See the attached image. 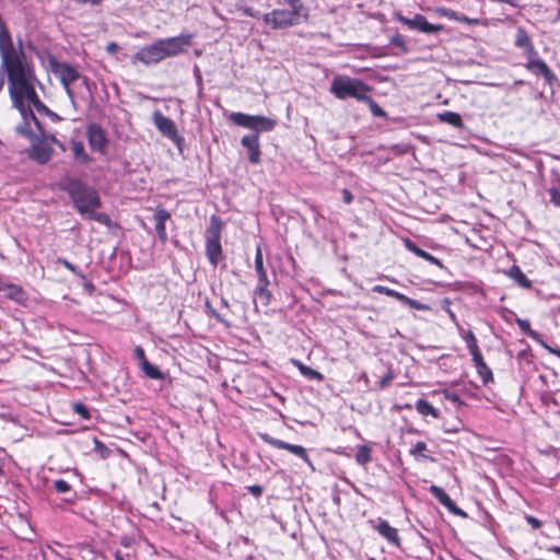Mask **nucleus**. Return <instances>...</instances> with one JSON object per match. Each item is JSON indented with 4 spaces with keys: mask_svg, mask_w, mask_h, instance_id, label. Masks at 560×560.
Returning <instances> with one entry per match:
<instances>
[{
    "mask_svg": "<svg viewBox=\"0 0 560 560\" xmlns=\"http://www.w3.org/2000/svg\"><path fill=\"white\" fill-rule=\"evenodd\" d=\"M70 150L73 160L80 165H88L92 162V158L86 152L84 143L81 140L71 139Z\"/></svg>",
    "mask_w": 560,
    "mask_h": 560,
    "instance_id": "nucleus-23",
    "label": "nucleus"
},
{
    "mask_svg": "<svg viewBox=\"0 0 560 560\" xmlns=\"http://www.w3.org/2000/svg\"><path fill=\"white\" fill-rule=\"evenodd\" d=\"M550 551L557 553V555H560V546H553V547H550L549 549Z\"/></svg>",
    "mask_w": 560,
    "mask_h": 560,
    "instance_id": "nucleus-60",
    "label": "nucleus"
},
{
    "mask_svg": "<svg viewBox=\"0 0 560 560\" xmlns=\"http://www.w3.org/2000/svg\"><path fill=\"white\" fill-rule=\"evenodd\" d=\"M505 273L509 278L514 280L520 287L524 289L532 288V281L522 271L520 266L513 265Z\"/></svg>",
    "mask_w": 560,
    "mask_h": 560,
    "instance_id": "nucleus-27",
    "label": "nucleus"
},
{
    "mask_svg": "<svg viewBox=\"0 0 560 560\" xmlns=\"http://www.w3.org/2000/svg\"><path fill=\"white\" fill-rule=\"evenodd\" d=\"M550 196V201L556 206L560 208V190L552 187L548 190Z\"/></svg>",
    "mask_w": 560,
    "mask_h": 560,
    "instance_id": "nucleus-48",
    "label": "nucleus"
},
{
    "mask_svg": "<svg viewBox=\"0 0 560 560\" xmlns=\"http://www.w3.org/2000/svg\"><path fill=\"white\" fill-rule=\"evenodd\" d=\"M171 219V213L164 208H158L154 212L155 232L158 240L162 245H165L168 235L166 231V222Z\"/></svg>",
    "mask_w": 560,
    "mask_h": 560,
    "instance_id": "nucleus-19",
    "label": "nucleus"
},
{
    "mask_svg": "<svg viewBox=\"0 0 560 560\" xmlns=\"http://www.w3.org/2000/svg\"><path fill=\"white\" fill-rule=\"evenodd\" d=\"M415 408L419 415L422 417H432L433 419H440V411L434 408L427 399H418Z\"/></svg>",
    "mask_w": 560,
    "mask_h": 560,
    "instance_id": "nucleus-29",
    "label": "nucleus"
},
{
    "mask_svg": "<svg viewBox=\"0 0 560 560\" xmlns=\"http://www.w3.org/2000/svg\"><path fill=\"white\" fill-rule=\"evenodd\" d=\"M422 259H424L425 261L439 267L440 269H443L444 268V265L442 262L441 259L434 257L433 255H431L430 253L425 252L424 255H422Z\"/></svg>",
    "mask_w": 560,
    "mask_h": 560,
    "instance_id": "nucleus-47",
    "label": "nucleus"
},
{
    "mask_svg": "<svg viewBox=\"0 0 560 560\" xmlns=\"http://www.w3.org/2000/svg\"><path fill=\"white\" fill-rule=\"evenodd\" d=\"M290 7L287 9H275L262 15V21L272 30H283L300 23L301 13L304 5L301 0H284Z\"/></svg>",
    "mask_w": 560,
    "mask_h": 560,
    "instance_id": "nucleus-5",
    "label": "nucleus"
},
{
    "mask_svg": "<svg viewBox=\"0 0 560 560\" xmlns=\"http://www.w3.org/2000/svg\"><path fill=\"white\" fill-rule=\"evenodd\" d=\"M86 137L91 150L105 154L108 140L104 129L97 124H90L86 128Z\"/></svg>",
    "mask_w": 560,
    "mask_h": 560,
    "instance_id": "nucleus-12",
    "label": "nucleus"
},
{
    "mask_svg": "<svg viewBox=\"0 0 560 560\" xmlns=\"http://www.w3.org/2000/svg\"><path fill=\"white\" fill-rule=\"evenodd\" d=\"M540 343L546 350H548V352L557 355L560 359V348H552L542 341Z\"/></svg>",
    "mask_w": 560,
    "mask_h": 560,
    "instance_id": "nucleus-54",
    "label": "nucleus"
},
{
    "mask_svg": "<svg viewBox=\"0 0 560 560\" xmlns=\"http://www.w3.org/2000/svg\"><path fill=\"white\" fill-rule=\"evenodd\" d=\"M404 245H405L406 249H408L410 253L415 254L419 258H422V255L425 254V250L420 248L415 242H412L409 238H406L404 241Z\"/></svg>",
    "mask_w": 560,
    "mask_h": 560,
    "instance_id": "nucleus-39",
    "label": "nucleus"
},
{
    "mask_svg": "<svg viewBox=\"0 0 560 560\" xmlns=\"http://www.w3.org/2000/svg\"><path fill=\"white\" fill-rule=\"evenodd\" d=\"M229 120L236 126L253 130L254 133H257L258 136L260 132L273 130L277 126L276 119L258 115H248L240 112L231 113Z\"/></svg>",
    "mask_w": 560,
    "mask_h": 560,
    "instance_id": "nucleus-7",
    "label": "nucleus"
},
{
    "mask_svg": "<svg viewBox=\"0 0 560 560\" xmlns=\"http://www.w3.org/2000/svg\"><path fill=\"white\" fill-rule=\"evenodd\" d=\"M73 411L79 415L82 419L89 420L91 419L90 409L83 402H74L72 405Z\"/></svg>",
    "mask_w": 560,
    "mask_h": 560,
    "instance_id": "nucleus-38",
    "label": "nucleus"
},
{
    "mask_svg": "<svg viewBox=\"0 0 560 560\" xmlns=\"http://www.w3.org/2000/svg\"><path fill=\"white\" fill-rule=\"evenodd\" d=\"M525 520L527 524H529L534 529H539L542 525V523L538 518L532 515H526Z\"/></svg>",
    "mask_w": 560,
    "mask_h": 560,
    "instance_id": "nucleus-50",
    "label": "nucleus"
},
{
    "mask_svg": "<svg viewBox=\"0 0 560 560\" xmlns=\"http://www.w3.org/2000/svg\"><path fill=\"white\" fill-rule=\"evenodd\" d=\"M360 380L364 381L365 383H368L369 378H368V375L365 372H363L361 375H360Z\"/></svg>",
    "mask_w": 560,
    "mask_h": 560,
    "instance_id": "nucleus-61",
    "label": "nucleus"
},
{
    "mask_svg": "<svg viewBox=\"0 0 560 560\" xmlns=\"http://www.w3.org/2000/svg\"><path fill=\"white\" fill-rule=\"evenodd\" d=\"M428 450V445L423 441H418L413 447L409 451V454L413 456L416 459L419 458H430L424 454V452Z\"/></svg>",
    "mask_w": 560,
    "mask_h": 560,
    "instance_id": "nucleus-36",
    "label": "nucleus"
},
{
    "mask_svg": "<svg viewBox=\"0 0 560 560\" xmlns=\"http://www.w3.org/2000/svg\"><path fill=\"white\" fill-rule=\"evenodd\" d=\"M194 35L190 33H183L178 36L160 38L152 44L140 48L136 55L135 60L145 66L155 65L166 58H172L185 52L192 44Z\"/></svg>",
    "mask_w": 560,
    "mask_h": 560,
    "instance_id": "nucleus-3",
    "label": "nucleus"
},
{
    "mask_svg": "<svg viewBox=\"0 0 560 560\" xmlns=\"http://www.w3.org/2000/svg\"><path fill=\"white\" fill-rule=\"evenodd\" d=\"M153 121L156 129L170 140L176 144H180L183 137L178 133L175 122L167 116H164L160 112H155L153 115Z\"/></svg>",
    "mask_w": 560,
    "mask_h": 560,
    "instance_id": "nucleus-11",
    "label": "nucleus"
},
{
    "mask_svg": "<svg viewBox=\"0 0 560 560\" xmlns=\"http://www.w3.org/2000/svg\"><path fill=\"white\" fill-rule=\"evenodd\" d=\"M471 360L474 362V365L476 368L477 374L480 377L482 384L485 386H487L490 383H493L494 378H493L492 370L485 362L482 353L471 358Z\"/></svg>",
    "mask_w": 560,
    "mask_h": 560,
    "instance_id": "nucleus-22",
    "label": "nucleus"
},
{
    "mask_svg": "<svg viewBox=\"0 0 560 560\" xmlns=\"http://www.w3.org/2000/svg\"><path fill=\"white\" fill-rule=\"evenodd\" d=\"M395 378V373L392 369H389L384 376L377 382V388L384 389L386 388Z\"/></svg>",
    "mask_w": 560,
    "mask_h": 560,
    "instance_id": "nucleus-41",
    "label": "nucleus"
},
{
    "mask_svg": "<svg viewBox=\"0 0 560 560\" xmlns=\"http://www.w3.org/2000/svg\"><path fill=\"white\" fill-rule=\"evenodd\" d=\"M141 369L144 372V374L151 380H162L164 377L160 369L151 364L149 361L144 362V364L141 365Z\"/></svg>",
    "mask_w": 560,
    "mask_h": 560,
    "instance_id": "nucleus-35",
    "label": "nucleus"
},
{
    "mask_svg": "<svg viewBox=\"0 0 560 560\" xmlns=\"http://www.w3.org/2000/svg\"><path fill=\"white\" fill-rule=\"evenodd\" d=\"M525 68L528 71L542 77L545 79L546 83H548L550 85L557 79L556 74L552 72V70L549 68V66L541 58L535 62L532 61L530 63H525Z\"/></svg>",
    "mask_w": 560,
    "mask_h": 560,
    "instance_id": "nucleus-21",
    "label": "nucleus"
},
{
    "mask_svg": "<svg viewBox=\"0 0 560 560\" xmlns=\"http://www.w3.org/2000/svg\"><path fill=\"white\" fill-rule=\"evenodd\" d=\"M388 289L389 288L384 287V285H375L373 290H374V292L386 295V292H388Z\"/></svg>",
    "mask_w": 560,
    "mask_h": 560,
    "instance_id": "nucleus-58",
    "label": "nucleus"
},
{
    "mask_svg": "<svg viewBox=\"0 0 560 560\" xmlns=\"http://www.w3.org/2000/svg\"><path fill=\"white\" fill-rule=\"evenodd\" d=\"M404 408H406V409H411V408H412V406H411L410 404H406V405L404 406Z\"/></svg>",
    "mask_w": 560,
    "mask_h": 560,
    "instance_id": "nucleus-64",
    "label": "nucleus"
},
{
    "mask_svg": "<svg viewBox=\"0 0 560 560\" xmlns=\"http://www.w3.org/2000/svg\"><path fill=\"white\" fill-rule=\"evenodd\" d=\"M390 44L401 49L402 52H408V47L405 40V36L396 34L390 38Z\"/></svg>",
    "mask_w": 560,
    "mask_h": 560,
    "instance_id": "nucleus-42",
    "label": "nucleus"
},
{
    "mask_svg": "<svg viewBox=\"0 0 560 560\" xmlns=\"http://www.w3.org/2000/svg\"><path fill=\"white\" fill-rule=\"evenodd\" d=\"M396 21L407 26L409 30L418 31L423 34H439L445 30L443 24L430 23L424 15L419 13L415 14L413 18L397 14Z\"/></svg>",
    "mask_w": 560,
    "mask_h": 560,
    "instance_id": "nucleus-9",
    "label": "nucleus"
},
{
    "mask_svg": "<svg viewBox=\"0 0 560 560\" xmlns=\"http://www.w3.org/2000/svg\"><path fill=\"white\" fill-rule=\"evenodd\" d=\"M430 493L454 515L465 516L466 513L459 509L451 497L439 486L432 485L429 488Z\"/></svg>",
    "mask_w": 560,
    "mask_h": 560,
    "instance_id": "nucleus-18",
    "label": "nucleus"
},
{
    "mask_svg": "<svg viewBox=\"0 0 560 560\" xmlns=\"http://www.w3.org/2000/svg\"><path fill=\"white\" fill-rule=\"evenodd\" d=\"M523 54L526 57V63L535 62L540 59L535 45H533L532 48L523 50Z\"/></svg>",
    "mask_w": 560,
    "mask_h": 560,
    "instance_id": "nucleus-45",
    "label": "nucleus"
},
{
    "mask_svg": "<svg viewBox=\"0 0 560 560\" xmlns=\"http://www.w3.org/2000/svg\"><path fill=\"white\" fill-rule=\"evenodd\" d=\"M52 147L46 140H38L33 143L28 156L38 164H46L52 156Z\"/></svg>",
    "mask_w": 560,
    "mask_h": 560,
    "instance_id": "nucleus-16",
    "label": "nucleus"
},
{
    "mask_svg": "<svg viewBox=\"0 0 560 560\" xmlns=\"http://www.w3.org/2000/svg\"><path fill=\"white\" fill-rule=\"evenodd\" d=\"M260 438L264 442L271 445L272 447H276L278 450H285L295 456L303 459L305 463L311 464L310 456L306 452V450L301 445L290 444L288 442H284L282 440H278L276 438L270 436L269 434H261Z\"/></svg>",
    "mask_w": 560,
    "mask_h": 560,
    "instance_id": "nucleus-13",
    "label": "nucleus"
},
{
    "mask_svg": "<svg viewBox=\"0 0 560 560\" xmlns=\"http://www.w3.org/2000/svg\"><path fill=\"white\" fill-rule=\"evenodd\" d=\"M372 448L366 445V444H363V445H360L358 446V451H357V454H355V460L359 465H366L368 463H370L372 460Z\"/></svg>",
    "mask_w": 560,
    "mask_h": 560,
    "instance_id": "nucleus-33",
    "label": "nucleus"
},
{
    "mask_svg": "<svg viewBox=\"0 0 560 560\" xmlns=\"http://www.w3.org/2000/svg\"><path fill=\"white\" fill-rule=\"evenodd\" d=\"M52 553H54V550L50 547L43 550L42 551L43 560H57L58 556L57 555L52 556Z\"/></svg>",
    "mask_w": 560,
    "mask_h": 560,
    "instance_id": "nucleus-52",
    "label": "nucleus"
},
{
    "mask_svg": "<svg viewBox=\"0 0 560 560\" xmlns=\"http://www.w3.org/2000/svg\"><path fill=\"white\" fill-rule=\"evenodd\" d=\"M241 144L248 151V161L257 165L261 162V150L259 136L257 133L246 135L241 139Z\"/></svg>",
    "mask_w": 560,
    "mask_h": 560,
    "instance_id": "nucleus-14",
    "label": "nucleus"
},
{
    "mask_svg": "<svg viewBox=\"0 0 560 560\" xmlns=\"http://www.w3.org/2000/svg\"><path fill=\"white\" fill-rule=\"evenodd\" d=\"M520 329L525 332L527 336H529L533 339H536L538 337V334L530 328V324L526 319H517L516 320Z\"/></svg>",
    "mask_w": 560,
    "mask_h": 560,
    "instance_id": "nucleus-40",
    "label": "nucleus"
},
{
    "mask_svg": "<svg viewBox=\"0 0 560 560\" xmlns=\"http://www.w3.org/2000/svg\"><path fill=\"white\" fill-rule=\"evenodd\" d=\"M208 314L215 318L218 322L222 323L225 327H230L231 324L225 318H223L214 308L211 307L209 303L206 304Z\"/></svg>",
    "mask_w": 560,
    "mask_h": 560,
    "instance_id": "nucleus-46",
    "label": "nucleus"
},
{
    "mask_svg": "<svg viewBox=\"0 0 560 560\" xmlns=\"http://www.w3.org/2000/svg\"><path fill=\"white\" fill-rule=\"evenodd\" d=\"M51 72L60 80L69 97H73L71 84L82 78L78 69L66 61L52 59L49 61Z\"/></svg>",
    "mask_w": 560,
    "mask_h": 560,
    "instance_id": "nucleus-8",
    "label": "nucleus"
},
{
    "mask_svg": "<svg viewBox=\"0 0 560 560\" xmlns=\"http://www.w3.org/2000/svg\"><path fill=\"white\" fill-rule=\"evenodd\" d=\"M57 262L62 265L66 269H68L69 271H71L72 273L81 277V278H84V275L82 273L81 270L78 269V267L75 265H73L72 262H70L69 260H67L66 258H58L57 259Z\"/></svg>",
    "mask_w": 560,
    "mask_h": 560,
    "instance_id": "nucleus-43",
    "label": "nucleus"
},
{
    "mask_svg": "<svg viewBox=\"0 0 560 560\" xmlns=\"http://www.w3.org/2000/svg\"><path fill=\"white\" fill-rule=\"evenodd\" d=\"M363 103H365L372 115L374 117H386V112L370 96V94H366L365 98H363L362 101Z\"/></svg>",
    "mask_w": 560,
    "mask_h": 560,
    "instance_id": "nucleus-34",
    "label": "nucleus"
},
{
    "mask_svg": "<svg viewBox=\"0 0 560 560\" xmlns=\"http://www.w3.org/2000/svg\"><path fill=\"white\" fill-rule=\"evenodd\" d=\"M60 189L66 191L77 211L89 220H94L106 226L112 225V219L104 212H97L102 202L97 191L78 178H67L60 184Z\"/></svg>",
    "mask_w": 560,
    "mask_h": 560,
    "instance_id": "nucleus-2",
    "label": "nucleus"
},
{
    "mask_svg": "<svg viewBox=\"0 0 560 560\" xmlns=\"http://www.w3.org/2000/svg\"><path fill=\"white\" fill-rule=\"evenodd\" d=\"M386 296L393 298V299L401 302L402 304L408 305L409 307L417 310V311L429 310L428 305H425L417 300L410 299L409 296H407L396 290H393V289H388V292H386Z\"/></svg>",
    "mask_w": 560,
    "mask_h": 560,
    "instance_id": "nucleus-24",
    "label": "nucleus"
},
{
    "mask_svg": "<svg viewBox=\"0 0 560 560\" xmlns=\"http://www.w3.org/2000/svg\"><path fill=\"white\" fill-rule=\"evenodd\" d=\"M243 14L247 15V16H252V18H256L257 14L256 12L254 11V9L252 7H243L241 8Z\"/></svg>",
    "mask_w": 560,
    "mask_h": 560,
    "instance_id": "nucleus-55",
    "label": "nucleus"
},
{
    "mask_svg": "<svg viewBox=\"0 0 560 560\" xmlns=\"http://www.w3.org/2000/svg\"><path fill=\"white\" fill-rule=\"evenodd\" d=\"M442 395H443L444 400L452 402L454 406H456L458 408L462 407L463 405H465V402L460 399L459 395L456 394L455 392L444 389L442 392Z\"/></svg>",
    "mask_w": 560,
    "mask_h": 560,
    "instance_id": "nucleus-37",
    "label": "nucleus"
},
{
    "mask_svg": "<svg viewBox=\"0 0 560 560\" xmlns=\"http://www.w3.org/2000/svg\"><path fill=\"white\" fill-rule=\"evenodd\" d=\"M3 85H4V80H3L2 75L0 74V92L3 89Z\"/></svg>",
    "mask_w": 560,
    "mask_h": 560,
    "instance_id": "nucleus-63",
    "label": "nucleus"
},
{
    "mask_svg": "<svg viewBox=\"0 0 560 560\" xmlns=\"http://www.w3.org/2000/svg\"><path fill=\"white\" fill-rule=\"evenodd\" d=\"M269 285H270V281L269 280L264 281V282H259L258 281L257 285H256V288L254 290L255 299L259 300V302L264 306L269 305L271 300H272V293L269 290Z\"/></svg>",
    "mask_w": 560,
    "mask_h": 560,
    "instance_id": "nucleus-26",
    "label": "nucleus"
},
{
    "mask_svg": "<svg viewBox=\"0 0 560 560\" xmlns=\"http://www.w3.org/2000/svg\"><path fill=\"white\" fill-rule=\"evenodd\" d=\"M248 491L255 495L256 498L260 497L262 494V487L258 485L249 486Z\"/></svg>",
    "mask_w": 560,
    "mask_h": 560,
    "instance_id": "nucleus-53",
    "label": "nucleus"
},
{
    "mask_svg": "<svg viewBox=\"0 0 560 560\" xmlns=\"http://www.w3.org/2000/svg\"><path fill=\"white\" fill-rule=\"evenodd\" d=\"M45 140H46L47 142L49 141V142H50V144H51V143L57 144V143L59 142V140H58L54 135L46 137V139H45Z\"/></svg>",
    "mask_w": 560,
    "mask_h": 560,
    "instance_id": "nucleus-59",
    "label": "nucleus"
},
{
    "mask_svg": "<svg viewBox=\"0 0 560 560\" xmlns=\"http://www.w3.org/2000/svg\"><path fill=\"white\" fill-rule=\"evenodd\" d=\"M119 49L118 45L115 42H110L106 46V51L108 54H115Z\"/></svg>",
    "mask_w": 560,
    "mask_h": 560,
    "instance_id": "nucleus-56",
    "label": "nucleus"
},
{
    "mask_svg": "<svg viewBox=\"0 0 560 560\" xmlns=\"http://www.w3.org/2000/svg\"><path fill=\"white\" fill-rule=\"evenodd\" d=\"M254 265L258 281L264 282L269 280L267 271L264 266L262 250L259 245L256 247Z\"/></svg>",
    "mask_w": 560,
    "mask_h": 560,
    "instance_id": "nucleus-30",
    "label": "nucleus"
},
{
    "mask_svg": "<svg viewBox=\"0 0 560 560\" xmlns=\"http://www.w3.org/2000/svg\"><path fill=\"white\" fill-rule=\"evenodd\" d=\"M56 145H58L59 149H61V151H63V152L66 151V147H65V144L60 140H59V142Z\"/></svg>",
    "mask_w": 560,
    "mask_h": 560,
    "instance_id": "nucleus-62",
    "label": "nucleus"
},
{
    "mask_svg": "<svg viewBox=\"0 0 560 560\" xmlns=\"http://www.w3.org/2000/svg\"><path fill=\"white\" fill-rule=\"evenodd\" d=\"M0 292H5L8 300L24 305L28 299L26 291L20 284L7 282L0 277Z\"/></svg>",
    "mask_w": 560,
    "mask_h": 560,
    "instance_id": "nucleus-15",
    "label": "nucleus"
},
{
    "mask_svg": "<svg viewBox=\"0 0 560 560\" xmlns=\"http://www.w3.org/2000/svg\"><path fill=\"white\" fill-rule=\"evenodd\" d=\"M292 362H293L294 366L298 368V370L301 372V374L303 376H305L307 380L318 381V382H322L324 380V375L319 371L314 370V369L303 364L299 360H293Z\"/></svg>",
    "mask_w": 560,
    "mask_h": 560,
    "instance_id": "nucleus-32",
    "label": "nucleus"
},
{
    "mask_svg": "<svg viewBox=\"0 0 560 560\" xmlns=\"http://www.w3.org/2000/svg\"><path fill=\"white\" fill-rule=\"evenodd\" d=\"M341 195L342 201L347 205L352 203V201L354 200L353 194L348 188L342 189Z\"/></svg>",
    "mask_w": 560,
    "mask_h": 560,
    "instance_id": "nucleus-51",
    "label": "nucleus"
},
{
    "mask_svg": "<svg viewBox=\"0 0 560 560\" xmlns=\"http://www.w3.org/2000/svg\"><path fill=\"white\" fill-rule=\"evenodd\" d=\"M459 331H460V336H462L463 340L465 341V343L467 346V349H468L471 358L481 354V350H480L477 337L474 334V331L470 329L464 330L463 328H460Z\"/></svg>",
    "mask_w": 560,
    "mask_h": 560,
    "instance_id": "nucleus-25",
    "label": "nucleus"
},
{
    "mask_svg": "<svg viewBox=\"0 0 560 560\" xmlns=\"http://www.w3.org/2000/svg\"><path fill=\"white\" fill-rule=\"evenodd\" d=\"M374 529L390 545L400 548L401 539L398 529L393 527L386 520L380 518L377 524L373 526Z\"/></svg>",
    "mask_w": 560,
    "mask_h": 560,
    "instance_id": "nucleus-17",
    "label": "nucleus"
},
{
    "mask_svg": "<svg viewBox=\"0 0 560 560\" xmlns=\"http://www.w3.org/2000/svg\"><path fill=\"white\" fill-rule=\"evenodd\" d=\"M77 3H80V4H92V5H97L100 4L103 0H74Z\"/></svg>",
    "mask_w": 560,
    "mask_h": 560,
    "instance_id": "nucleus-57",
    "label": "nucleus"
},
{
    "mask_svg": "<svg viewBox=\"0 0 560 560\" xmlns=\"http://www.w3.org/2000/svg\"><path fill=\"white\" fill-rule=\"evenodd\" d=\"M372 91L373 88L362 80L347 75H336L330 85V93L338 100L352 97L362 102Z\"/></svg>",
    "mask_w": 560,
    "mask_h": 560,
    "instance_id": "nucleus-4",
    "label": "nucleus"
},
{
    "mask_svg": "<svg viewBox=\"0 0 560 560\" xmlns=\"http://www.w3.org/2000/svg\"><path fill=\"white\" fill-rule=\"evenodd\" d=\"M438 119L455 128H464L462 116L458 113L445 110L443 113L438 114Z\"/></svg>",
    "mask_w": 560,
    "mask_h": 560,
    "instance_id": "nucleus-31",
    "label": "nucleus"
},
{
    "mask_svg": "<svg viewBox=\"0 0 560 560\" xmlns=\"http://www.w3.org/2000/svg\"><path fill=\"white\" fill-rule=\"evenodd\" d=\"M225 223L217 215L210 217L209 225L206 230V256L213 267H217L219 262L224 258L223 248L221 245V237L224 230Z\"/></svg>",
    "mask_w": 560,
    "mask_h": 560,
    "instance_id": "nucleus-6",
    "label": "nucleus"
},
{
    "mask_svg": "<svg viewBox=\"0 0 560 560\" xmlns=\"http://www.w3.org/2000/svg\"><path fill=\"white\" fill-rule=\"evenodd\" d=\"M434 14L440 18H446L448 20L457 21L460 23H465L468 25H480L482 24L480 19L469 18L465 14L458 13L455 10H452L446 7H436L433 10Z\"/></svg>",
    "mask_w": 560,
    "mask_h": 560,
    "instance_id": "nucleus-20",
    "label": "nucleus"
},
{
    "mask_svg": "<svg viewBox=\"0 0 560 560\" xmlns=\"http://www.w3.org/2000/svg\"><path fill=\"white\" fill-rule=\"evenodd\" d=\"M54 489L58 493H67L71 490V486L69 485V482L67 480L58 479L54 482Z\"/></svg>",
    "mask_w": 560,
    "mask_h": 560,
    "instance_id": "nucleus-44",
    "label": "nucleus"
},
{
    "mask_svg": "<svg viewBox=\"0 0 560 560\" xmlns=\"http://www.w3.org/2000/svg\"><path fill=\"white\" fill-rule=\"evenodd\" d=\"M133 353H135L136 359L139 360L140 365L144 364V362H148L147 357H145V352L142 349V347L137 346L135 348V350H133Z\"/></svg>",
    "mask_w": 560,
    "mask_h": 560,
    "instance_id": "nucleus-49",
    "label": "nucleus"
},
{
    "mask_svg": "<svg viewBox=\"0 0 560 560\" xmlns=\"http://www.w3.org/2000/svg\"><path fill=\"white\" fill-rule=\"evenodd\" d=\"M1 66L5 72L9 84V93L18 106L25 102L34 106L39 113H50L49 108L40 101L35 85L38 82L35 73V66L28 59L22 48L14 45L0 51Z\"/></svg>",
    "mask_w": 560,
    "mask_h": 560,
    "instance_id": "nucleus-1",
    "label": "nucleus"
},
{
    "mask_svg": "<svg viewBox=\"0 0 560 560\" xmlns=\"http://www.w3.org/2000/svg\"><path fill=\"white\" fill-rule=\"evenodd\" d=\"M396 21L407 26L409 30L418 31L423 34H439L445 30L443 24L430 23L424 15L419 13L415 14L413 18L397 14Z\"/></svg>",
    "mask_w": 560,
    "mask_h": 560,
    "instance_id": "nucleus-10",
    "label": "nucleus"
},
{
    "mask_svg": "<svg viewBox=\"0 0 560 560\" xmlns=\"http://www.w3.org/2000/svg\"><path fill=\"white\" fill-rule=\"evenodd\" d=\"M514 45L515 47L525 50L532 48V46L535 44L527 30L523 26H518L515 33Z\"/></svg>",
    "mask_w": 560,
    "mask_h": 560,
    "instance_id": "nucleus-28",
    "label": "nucleus"
}]
</instances>
